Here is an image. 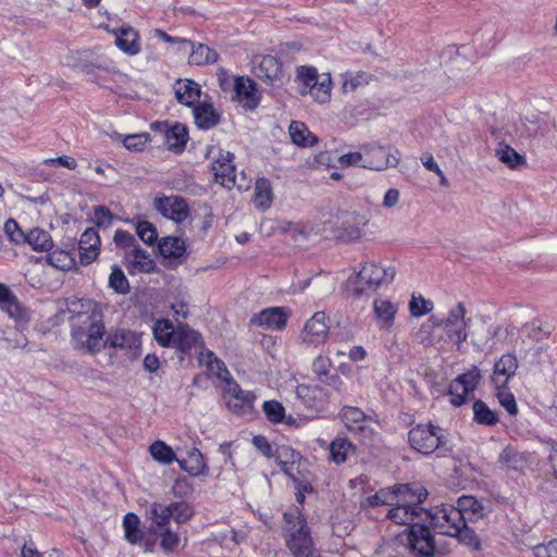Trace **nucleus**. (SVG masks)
Returning a JSON list of instances; mask_svg holds the SVG:
<instances>
[{"instance_id":"nucleus-31","label":"nucleus","mask_w":557,"mask_h":557,"mask_svg":"<svg viewBox=\"0 0 557 557\" xmlns=\"http://www.w3.org/2000/svg\"><path fill=\"white\" fill-rule=\"evenodd\" d=\"M373 309L381 326L389 329L398 310L397 305L387 299H376L374 300Z\"/></svg>"},{"instance_id":"nucleus-58","label":"nucleus","mask_w":557,"mask_h":557,"mask_svg":"<svg viewBox=\"0 0 557 557\" xmlns=\"http://www.w3.org/2000/svg\"><path fill=\"white\" fill-rule=\"evenodd\" d=\"M534 557H557V539L532 547Z\"/></svg>"},{"instance_id":"nucleus-26","label":"nucleus","mask_w":557,"mask_h":557,"mask_svg":"<svg viewBox=\"0 0 557 557\" xmlns=\"http://www.w3.org/2000/svg\"><path fill=\"white\" fill-rule=\"evenodd\" d=\"M200 335L198 332L191 330L186 324H178L176 326L174 341L172 347L186 352L190 350L198 343Z\"/></svg>"},{"instance_id":"nucleus-1","label":"nucleus","mask_w":557,"mask_h":557,"mask_svg":"<svg viewBox=\"0 0 557 557\" xmlns=\"http://www.w3.org/2000/svg\"><path fill=\"white\" fill-rule=\"evenodd\" d=\"M412 494L407 499L398 495L396 506L388 510L387 517L397 524H404L408 528L400 535L405 539V547L416 557H433L437 552V545L429 528L419 524L420 518L424 516L425 510L420 504L426 498L428 492L424 487H412Z\"/></svg>"},{"instance_id":"nucleus-49","label":"nucleus","mask_w":557,"mask_h":557,"mask_svg":"<svg viewBox=\"0 0 557 557\" xmlns=\"http://www.w3.org/2000/svg\"><path fill=\"white\" fill-rule=\"evenodd\" d=\"M434 308L430 299L424 298L422 295H412L409 301V311L412 317H422L430 313Z\"/></svg>"},{"instance_id":"nucleus-35","label":"nucleus","mask_w":557,"mask_h":557,"mask_svg":"<svg viewBox=\"0 0 557 557\" xmlns=\"http://www.w3.org/2000/svg\"><path fill=\"white\" fill-rule=\"evenodd\" d=\"M187 129L180 123L174 124L165 133V144L172 151H182L187 143Z\"/></svg>"},{"instance_id":"nucleus-39","label":"nucleus","mask_w":557,"mask_h":557,"mask_svg":"<svg viewBox=\"0 0 557 557\" xmlns=\"http://www.w3.org/2000/svg\"><path fill=\"white\" fill-rule=\"evenodd\" d=\"M46 261L51 267L70 271L75 268V258L70 251L63 249H54L46 256Z\"/></svg>"},{"instance_id":"nucleus-38","label":"nucleus","mask_w":557,"mask_h":557,"mask_svg":"<svg viewBox=\"0 0 557 557\" xmlns=\"http://www.w3.org/2000/svg\"><path fill=\"white\" fill-rule=\"evenodd\" d=\"M412 487L409 485H396L392 490H381L373 497V505L380 504H392L393 500H396L398 495L404 499H407L409 494H412Z\"/></svg>"},{"instance_id":"nucleus-20","label":"nucleus","mask_w":557,"mask_h":557,"mask_svg":"<svg viewBox=\"0 0 557 557\" xmlns=\"http://www.w3.org/2000/svg\"><path fill=\"white\" fill-rule=\"evenodd\" d=\"M100 236L98 232L90 227L85 230L79 239V257L83 264L94 262L100 251Z\"/></svg>"},{"instance_id":"nucleus-18","label":"nucleus","mask_w":557,"mask_h":557,"mask_svg":"<svg viewBox=\"0 0 557 557\" xmlns=\"http://www.w3.org/2000/svg\"><path fill=\"white\" fill-rule=\"evenodd\" d=\"M369 219L367 215L351 212L344 216L338 233V237L344 242L359 240L364 233V227L368 225Z\"/></svg>"},{"instance_id":"nucleus-14","label":"nucleus","mask_w":557,"mask_h":557,"mask_svg":"<svg viewBox=\"0 0 557 557\" xmlns=\"http://www.w3.org/2000/svg\"><path fill=\"white\" fill-rule=\"evenodd\" d=\"M226 405L236 414H246L252 410V403L256 396L244 391L234 380H228L224 386Z\"/></svg>"},{"instance_id":"nucleus-54","label":"nucleus","mask_w":557,"mask_h":557,"mask_svg":"<svg viewBox=\"0 0 557 557\" xmlns=\"http://www.w3.org/2000/svg\"><path fill=\"white\" fill-rule=\"evenodd\" d=\"M137 235L139 238L148 244L153 245L158 238L157 230L156 227L148 221H140L137 223L136 226Z\"/></svg>"},{"instance_id":"nucleus-63","label":"nucleus","mask_w":557,"mask_h":557,"mask_svg":"<svg viewBox=\"0 0 557 557\" xmlns=\"http://www.w3.org/2000/svg\"><path fill=\"white\" fill-rule=\"evenodd\" d=\"M113 239L117 247L124 249L131 250L134 246H137L135 237L124 230H116Z\"/></svg>"},{"instance_id":"nucleus-62","label":"nucleus","mask_w":557,"mask_h":557,"mask_svg":"<svg viewBox=\"0 0 557 557\" xmlns=\"http://www.w3.org/2000/svg\"><path fill=\"white\" fill-rule=\"evenodd\" d=\"M338 163L342 166H351V165L362 166V163H364V152L361 149V151H349L347 153H343L338 158Z\"/></svg>"},{"instance_id":"nucleus-5","label":"nucleus","mask_w":557,"mask_h":557,"mask_svg":"<svg viewBox=\"0 0 557 557\" xmlns=\"http://www.w3.org/2000/svg\"><path fill=\"white\" fill-rule=\"evenodd\" d=\"M297 81L300 95H309L318 103H326L331 99L332 79L330 74H319L314 67L297 69Z\"/></svg>"},{"instance_id":"nucleus-16","label":"nucleus","mask_w":557,"mask_h":557,"mask_svg":"<svg viewBox=\"0 0 557 557\" xmlns=\"http://www.w3.org/2000/svg\"><path fill=\"white\" fill-rule=\"evenodd\" d=\"M153 207L164 218L176 223L183 222L189 215L187 202L178 196L157 197Z\"/></svg>"},{"instance_id":"nucleus-41","label":"nucleus","mask_w":557,"mask_h":557,"mask_svg":"<svg viewBox=\"0 0 557 557\" xmlns=\"http://www.w3.org/2000/svg\"><path fill=\"white\" fill-rule=\"evenodd\" d=\"M160 253L164 258L177 259L184 256L185 243L178 237H165L159 244Z\"/></svg>"},{"instance_id":"nucleus-8","label":"nucleus","mask_w":557,"mask_h":557,"mask_svg":"<svg viewBox=\"0 0 557 557\" xmlns=\"http://www.w3.org/2000/svg\"><path fill=\"white\" fill-rule=\"evenodd\" d=\"M206 157L211 159V170L213 172L215 182L226 188L237 186L243 188L242 184H237L235 166L233 164V153L224 151L216 146H209L206 151Z\"/></svg>"},{"instance_id":"nucleus-40","label":"nucleus","mask_w":557,"mask_h":557,"mask_svg":"<svg viewBox=\"0 0 557 557\" xmlns=\"http://www.w3.org/2000/svg\"><path fill=\"white\" fill-rule=\"evenodd\" d=\"M156 541L159 539V545L165 554L174 552L181 544V536L177 532L173 531L169 527L158 529L157 534H150Z\"/></svg>"},{"instance_id":"nucleus-2","label":"nucleus","mask_w":557,"mask_h":557,"mask_svg":"<svg viewBox=\"0 0 557 557\" xmlns=\"http://www.w3.org/2000/svg\"><path fill=\"white\" fill-rule=\"evenodd\" d=\"M72 342L76 349L95 354L103 347L104 324L98 304L89 299L71 301Z\"/></svg>"},{"instance_id":"nucleus-12","label":"nucleus","mask_w":557,"mask_h":557,"mask_svg":"<svg viewBox=\"0 0 557 557\" xmlns=\"http://www.w3.org/2000/svg\"><path fill=\"white\" fill-rule=\"evenodd\" d=\"M481 377V373L478 367H472L466 373L458 375L449 384V401L455 407L462 406L470 394L475 389Z\"/></svg>"},{"instance_id":"nucleus-30","label":"nucleus","mask_w":557,"mask_h":557,"mask_svg":"<svg viewBox=\"0 0 557 557\" xmlns=\"http://www.w3.org/2000/svg\"><path fill=\"white\" fill-rule=\"evenodd\" d=\"M288 133L292 141L297 146L311 147L318 141V138L302 122L293 121L289 125Z\"/></svg>"},{"instance_id":"nucleus-52","label":"nucleus","mask_w":557,"mask_h":557,"mask_svg":"<svg viewBox=\"0 0 557 557\" xmlns=\"http://www.w3.org/2000/svg\"><path fill=\"white\" fill-rule=\"evenodd\" d=\"M296 394L307 407H313L322 395V389L319 386L300 384L296 388Z\"/></svg>"},{"instance_id":"nucleus-33","label":"nucleus","mask_w":557,"mask_h":557,"mask_svg":"<svg viewBox=\"0 0 557 557\" xmlns=\"http://www.w3.org/2000/svg\"><path fill=\"white\" fill-rule=\"evenodd\" d=\"M191 52L189 54V63L193 65H208L213 64L218 61V53L214 49L209 46L198 44L195 46L191 42Z\"/></svg>"},{"instance_id":"nucleus-10","label":"nucleus","mask_w":557,"mask_h":557,"mask_svg":"<svg viewBox=\"0 0 557 557\" xmlns=\"http://www.w3.org/2000/svg\"><path fill=\"white\" fill-rule=\"evenodd\" d=\"M253 74L265 85L278 88L285 82L282 62L274 55H256L253 58Z\"/></svg>"},{"instance_id":"nucleus-11","label":"nucleus","mask_w":557,"mask_h":557,"mask_svg":"<svg viewBox=\"0 0 557 557\" xmlns=\"http://www.w3.org/2000/svg\"><path fill=\"white\" fill-rule=\"evenodd\" d=\"M440 431L433 424H418L409 431L408 440L414 450L429 455L442 444Z\"/></svg>"},{"instance_id":"nucleus-44","label":"nucleus","mask_w":557,"mask_h":557,"mask_svg":"<svg viewBox=\"0 0 557 557\" xmlns=\"http://www.w3.org/2000/svg\"><path fill=\"white\" fill-rule=\"evenodd\" d=\"M149 453L153 460L163 465H171L176 460V456L172 447L160 440L150 445Z\"/></svg>"},{"instance_id":"nucleus-59","label":"nucleus","mask_w":557,"mask_h":557,"mask_svg":"<svg viewBox=\"0 0 557 557\" xmlns=\"http://www.w3.org/2000/svg\"><path fill=\"white\" fill-rule=\"evenodd\" d=\"M4 232L11 242L15 244L25 243L26 233H24L14 220H8L4 224Z\"/></svg>"},{"instance_id":"nucleus-61","label":"nucleus","mask_w":557,"mask_h":557,"mask_svg":"<svg viewBox=\"0 0 557 557\" xmlns=\"http://www.w3.org/2000/svg\"><path fill=\"white\" fill-rule=\"evenodd\" d=\"M331 368L332 361L326 356L320 355L312 362V371L319 377V380H322V377L327 376Z\"/></svg>"},{"instance_id":"nucleus-60","label":"nucleus","mask_w":557,"mask_h":557,"mask_svg":"<svg viewBox=\"0 0 557 557\" xmlns=\"http://www.w3.org/2000/svg\"><path fill=\"white\" fill-rule=\"evenodd\" d=\"M497 391V398L499 404L509 414L515 416L518 412V407L513 394L504 388Z\"/></svg>"},{"instance_id":"nucleus-48","label":"nucleus","mask_w":557,"mask_h":557,"mask_svg":"<svg viewBox=\"0 0 557 557\" xmlns=\"http://www.w3.org/2000/svg\"><path fill=\"white\" fill-rule=\"evenodd\" d=\"M170 508L172 518L178 524L188 522L195 513L194 508L186 502H171Z\"/></svg>"},{"instance_id":"nucleus-7","label":"nucleus","mask_w":557,"mask_h":557,"mask_svg":"<svg viewBox=\"0 0 557 557\" xmlns=\"http://www.w3.org/2000/svg\"><path fill=\"white\" fill-rule=\"evenodd\" d=\"M424 518L430 519V523L435 530L448 536L459 533L466 521L458 508L446 504L425 510Z\"/></svg>"},{"instance_id":"nucleus-55","label":"nucleus","mask_w":557,"mask_h":557,"mask_svg":"<svg viewBox=\"0 0 557 557\" xmlns=\"http://www.w3.org/2000/svg\"><path fill=\"white\" fill-rule=\"evenodd\" d=\"M368 83V76L366 73H358L356 75L345 74L343 76V90L344 92L355 91L358 87Z\"/></svg>"},{"instance_id":"nucleus-9","label":"nucleus","mask_w":557,"mask_h":557,"mask_svg":"<svg viewBox=\"0 0 557 557\" xmlns=\"http://www.w3.org/2000/svg\"><path fill=\"white\" fill-rule=\"evenodd\" d=\"M364 163L362 168L372 171H385L396 168L400 161V151L391 145L383 146L379 143H370L362 146Z\"/></svg>"},{"instance_id":"nucleus-50","label":"nucleus","mask_w":557,"mask_h":557,"mask_svg":"<svg viewBox=\"0 0 557 557\" xmlns=\"http://www.w3.org/2000/svg\"><path fill=\"white\" fill-rule=\"evenodd\" d=\"M460 513L465 517V515L472 516H482L483 507L473 496L463 495L458 498L457 507Z\"/></svg>"},{"instance_id":"nucleus-42","label":"nucleus","mask_w":557,"mask_h":557,"mask_svg":"<svg viewBox=\"0 0 557 557\" xmlns=\"http://www.w3.org/2000/svg\"><path fill=\"white\" fill-rule=\"evenodd\" d=\"M138 338L133 332L129 331H117L110 334L106 339H103V347L109 345L115 348H132L133 346H137Z\"/></svg>"},{"instance_id":"nucleus-56","label":"nucleus","mask_w":557,"mask_h":557,"mask_svg":"<svg viewBox=\"0 0 557 557\" xmlns=\"http://www.w3.org/2000/svg\"><path fill=\"white\" fill-rule=\"evenodd\" d=\"M149 136L145 133L127 135L123 138V146L133 151L144 150Z\"/></svg>"},{"instance_id":"nucleus-47","label":"nucleus","mask_w":557,"mask_h":557,"mask_svg":"<svg viewBox=\"0 0 557 557\" xmlns=\"http://www.w3.org/2000/svg\"><path fill=\"white\" fill-rule=\"evenodd\" d=\"M495 153L496 157L510 169H515L519 164L524 163V158L508 145L498 147Z\"/></svg>"},{"instance_id":"nucleus-28","label":"nucleus","mask_w":557,"mask_h":557,"mask_svg":"<svg viewBox=\"0 0 557 557\" xmlns=\"http://www.w3.org/2000/svg\"><path fill=\"white\" fill-rule=\"evenodd\" d=\"M0 308L12 319L17 320L23 317V309L16 296L2 283H0Z\"/></svg>"},{"instance_id":"nucleus-3","label":"nucleus","mask_w":557,"mask_h":557,"mask_svg":"<svg viewBox=\"0 0 557 557\" xmlns=\"http://www.w3.org/2000/svg\"><path fill=\"white\" fill-rule=\"evenodd\" d=\"M396 271L394 268H384L381 264L367 261L361 269L346 282L348 296L361 298L377 290L382 285L392 282Z\"/></svg>"},{"instance_id":"nucleus-6","label":"nucleus","mask_w":557,"mask_h":557,"mask_svg":"<svg viewBox=\"0 0 557 557\" xmlns=\"http://www.w3.org/2000/svg\"><path fill=\"white\" fill-rule=\"evenodd\" d=\"M467 310L462 302L456 304L444 319H433V323L437 325V327H443L445 334L449 339H451L457 350H461L463 344L468 339V325L470 319L466 318Z\"/></svg>"},{"instance_id":"nucleus-51","label":"nucleus","mask_w":557,"mask_h":557,"mask_svg":"<svg viewBox=\"0 0 557 557\" xmlns=\"http://www.w3.org/2000/svg\"><path fill=\"white\" fill-rule=\"evenodd\" d=\"M208 370L218 379L223 380L227 385L228 380H233L230 372L222 360H220L213 352L207 354Z\"/></svg>"},{"instance_id":"nucleus-27","label":"nucleus","mask_w":557,"mask_h":557,"mask_svg":"<svg viewBox=\"0 0 557 557\" xmlns=\"http://www.w3.org/2000/svg\"><path fill=\"white\" fill-rule=\"evenodd\" d=\"M341 419L347 429L354 432L363 431L368 417L358 407L345 406L341 410Z\"/></svg>"},{"instance_id":"nucleus-37","label":"nucleus","mask_w":557,"mask_h":557,"mask_svg":"<svg viewBox=\"0 0 557 557\" xmlns=\"http://www.w3.org/2000/svg\"><path fill=\"white\" fill-rule=\"evenodd\" d=\"M25 243L37 251H49L53 245L50 234L38 227L32 228L26 233Z\"/></svg>"},{"instance_id":"nucleus-19","label":"nucleus","mask_w":557,"mask_h":557,"mask_svg":"<svg viewBox=\"0 0 557 557\" xmlns=\"http://www.w3.org/2000/svg\"><path fill=\"white\" fill-rule=\"evenodd\" d=\"M518 362L513 355L506 354L495 363L492 382L496 389L505 388L517 371Z\"/></svg>"},{"instance_id":"nucleus-21","label":"nucleus","mask_w":557,"mask_h":557,"mask_svg":"<svg viewBox=\"0 0 557 557\" xmlns=\"http://www.w3.org/2000/svg\"><path fill=\"white\" fill-rule=\"evenodd\" d=\"M125 260L131 274L150 273L154 269L150 255L138 245L125 252Z\"/></svg>"},{"instance_id":"nucleus-25","label":"nucleus","mask_w":557,"mask_h":557,"mask_svg":"<svg viewBox=\"0 0 557 557\" xmlns=\"http://www.w3.org/2000/svg\"><path fill=\"white\" fill-rule=\"evenodd\" d=\"M175 96L182 104L191 107L199 102L200 86L190 79L177 81L175 86Z\"/></svg>"},{"instance_id":"nucleus-24","label":"nucleus","mask_w":557,"mask_h":557,"mask_svg":"<svg viewBox=\"0 0 557 557\" xmlns=\"http://www.w3.org/2000/svg\"><path fill=\"white\" fill-rule=\"evenodd\" d=\"M115 45L128 55H136L140 51L138 33L132 27H121L115 32Z\"/></svg>"},{"instance_id":"nucleus-64","label":"nucleus","mask_w":557,"mask_h":557,"mask_svg":"<svg viewBox=\"0 0 557 557\" xmlns=\"http://www.w3.org/2000/svg\"><path fill=\"white\" fill-rule=\"evenodd\" d=\"M455 536H457L460 540V542L473 547L474 549L480 548L479 537L471 529L467 528L466 524L465 527L460 528V532L457 533Z\"/></svg>"},{"instance_id":"nucleus-36","label":"nucleus","mask_w":557,"mask_h":557,"mask_svg":"<svg viewBox=\"0 0 557 557\" xmlns=\"http://www.w3.org/2000/svg\"><path fill=\"white\" fill-rule=\"evenodd\" d=\"M176 327L169 320H157L152 332L156 341L163 347H171L174 341Z\"/></svg>"},{"instance_id":"nucleus-15","label":"nucleus","mask_w":557,"mask_h":557,"mask_svg":"<svg viewBox=\"0 0 557 557\" xmlns=\"http://www.w3.org/2000/svg\"><path fill=\"white\" fill-rule=\"evenodd\" d=\"M330 326L326 323L325 313L315 312L305 324L301 332V341L308 346H320L329 337Z\"/></svg>"},{"instance_id":"nucleus-53","label":"nucleus","mask_w":557,"mask_h":557,"mask_svg":"<svg viewBox=\"0 0 557 557\" xmlns=\"http://www.w3.org/2000/svg\"><path fill=\"white\" fill-rule=\"evenodd\" d=\"M109 285L119 294H126L129 289V284L125 274L117 267L112 268V272L109 277Z\"/></svg>"},{"instance_id":"nucleus-13","label":"nucleus","mask_w":557,"mask_h":557,"mask_svg":"<svg viewBox=\"0 0 557 557\" xmlns=\"http://www.w3.org/2000/svg\"><path fill=\"white\" fill-rule=\"evenodd\" d=\"M123 530L125 540L133 545H140L145 553H153L156 539L150 533L140 529V520L134 512H127L123 518Z\"/></svg>"},{"instance_id":"nucleus-32","label":"nucleus","mask_w":557,"mask_h":557,"mask_svg":"<svg viewBox=\"0 0 557 557\" xmlns=\"http://www.w3.org/2000/svg\"><path fill=\"white\" fill-rule=\"evenodd\" d=\"M195 123L199 128L208 129L219 123V114L211 104L199 103L194 108Z\"/></svg>"},{"instance_id":"nucleus-29","label":"nucleus","mask_w":557,"mask_h":557,"mask_svg":"<svg viewBox=\"0 0 557 557\" xmlns=\"http://www.w3.org/2000/svg\"><path fill=\"white\" fill-rule=\"evenodd\" d=\"M180 467L193 476L207 474V467L202 454L194 448L184 459L177 460Z\"/></svg>"},{"instance_id":"nucleus-45","label":"nucleus","mask_w":557,"mask_h":557,"mask_svg":"<svg viewBox=\"0 0 557 557\" xmlns=\"http://www.w3.org/2000/svg\"><path fill=\"white\" fill-rule=\"evenodd\" d=\"M473 414L474 420L480 424L493 425L498 421L496 412L491 410L482 400L474 401Z\"/></svg>"},{"instance_id":"nucleus-4","label":"nucleus","mask_w":557,"mask_h":557,"mask_svg":"<svg viewBox=\"0 0 557 557\" xmlns=\"http://www.w3.org/2000/svg\"><path fill=\"white\" fill-rule=\"evenodd\" d=\"M286 521L285 542L294 557H315L317 549L307 525L306 518L298 509L284 513Z\"/></svg>"},{"instance_id":"nucleus-57","label":"nucleus","mask_w":557,"mask_h":557,"mask_svg":"<svg viewBox=\"0 0 557 557\" xmlns=\"http://www.w3.org/2000/svg\"><path fill=\"white\" fill-rule=\"evenodd\" d=\"M433 319H437L436 317H431L426 322L421 324L420 329L416 333V339L425 346L432 345V337L431 333L433 331V327H437L435 323H433Z\"/></svg>"},{"instance_id":"nucleus-23","label":"nucleus","mask_w":557,"mask_h":557,"mask_svg":"<svg viewBox=\"0 0 557 557\" xmlns=\"http://www.w3.org/2000/svg\"><path fill=\"white\" fill-rule=\"evenodd\" d=\"M237 100L247 109L259 104V94L256 83L248 77H237L234 84Z\"/></svg>"},{"instance_id":"nucleus-43","label":"nucleus","mask_w":557,"mask_h":557,"mask_svg":"<svg viewBox=\"0 0 557 557\" xmlns=\"http://www.w3.org/2000/svg\"><path fill=\"white\" fill-rule=\"evenodd\" d=\"M354 445L346 438H335L330 445V455L334 462L343 463L347 460L348 456L354 454Z\"/></svg>"},{"instance_id":"nucleus-17","label":"nucleus","mask_w":557,"mask_h":557,"mask_svg":"<svg viewBox=\"0 0 557 557\" xmlns=\"http://www.w3.org/2000/svg\"><path fill=\"white\" fill-rule=\"evenodd\" d=\"M288 310L283 307H271L261 310L250 319V323L267 330L278 331L286 326Z\"/></svg>"},{"instance_id":"nucleus-22","label":"nucleus","mask_w":557,"mask_h":557,"mask_svg":"<svg viewBox=\"0 0 557 557\" xmlns=\"http://www.w3.org/2000/svg\"><path fill=\"white\" fill-rule=\"evenodd\" d=\"M171 518L170 504L152 502L146 509V519L151 522L148 533L156 535L158 529L169 527Z\"/></svg>"},{"instance_id":"nucleus-46","label":"nucleus","mask_w":557,"mask_h":557,"mask_svg":"<svg viewBox=\"0 0 557 557\" xmlns=\"http://www.w3.org/2000/svg\"><path fill=\"white\" fill-rule=\"evenodd\" d=\"M255 202L257 207L267 209L272 202V189L270 182L265 178H260L256 183V197Z\"/></svg>"},{"instance_id":"nucleus-34","label":"nucleus","mask_w":557,"mask_h":557,"mask_svg":"<svg viewBox=\"0 0 557 557\" xmlns=\"http://www.w3.org/2000/svg\"><path fill=\"white\" fill-rule=\"evenodd\" d=\"M262 410L271 423L290 425L295 422L290 416L286 417L284 406L277 400H265L262 405Z\"/></svg>"}]
</instances>
